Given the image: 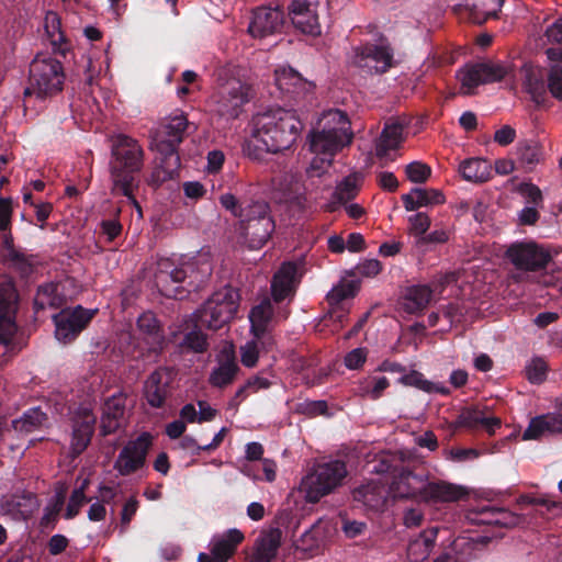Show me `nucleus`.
Masks as SVG:
<instances>
[{"mask_svg": "<svg viewBox=\"0 0 562 562\" xmlns=\"http://www.w3.org/2000/svg\"><path fill=\"white\" fill-rule=\"evenodd\" d=\"M547 87L555 99H562V63L553 65L549 70Z\"/></svg>", "mask_w": 562, "mask_h": 562, "instance_id": "56", "label": "nucleus"}, {"mask_svg": "<svg viewBox=\"0 0 562 562\" xmlns=\"http://www.w3.org/2000/svg\"><path fill=\"white\" fill-rule=\"evenodd\" d=\"M506 257L521 270H538L543 268L551 256L544 248H507Z\"/></svg>", "mask_w": 562, "mask_h": 562, "instance_id": "27", "label": "nucleus"}, {"mask_svg": "<svg viewBox=\"0 0 562 562\" xmlns=\"http://www.w3.org/2000/svg\"><path fill=\"white\" fill-rule=\"evenodd\" d=\"M321 128L313 130L308 135V144L312 153L331 157L340 151L352 140L350 121L347 114L340 110L329 111L321 121Z\"/></svg>", "mask_w": 562, "mask_h": 562, "instance_id": "4", "label": "nucleus"}, {"mask_svg": "<svg viewBox=\"0 0 562 562\" xmlns=\"http://www.w3.org/2000/svg\"><path fill=\"white\" fill-rule=\"evenodd\" d=\"M491 513L496 515V517L491 520V522L504 527H516L525 521V518L521 515L505 509L492 508Z\"/></svg>", "mask_w": 562, "mask_h": 562, "instance_id": "57", "label": "nucleus"}, {"mask_svg": "<svg viewBox=\"0 0 562 562\" xmlns=\"http://www.w3.org/2000/svg\"><path fill=\"white\" fill-rule=\"evenodd\" d=\"M285 14L282 9L259 8L255 11L252 21L249 24V32L255 37H265L282 30Z\"/></svg>", "mask_w": 562, "mask_h": 562, "instance_id": "20", "label": "nucleus"}, {"mask_svg": "<svg viewBox=\"0 0 562 562\" xmlns=\"http://www.w3.org/2000/svg\"><path fill=\"white\" fill-rule=\"evenodd\" d=\"M520 192L530 204L538 205L540 202H542V194L540 189L532 183L521 184Z\"/></svg>", "mask_w": 562, "mask_h": 562, "instance_id": "64", "label": "nucleus"}, {"mask_svg": "<svg viewBox=\"0 0 562 562\" xmlns=\"http://www.w3.org/2000/svg\"><path fill=\"white\" fill-rule=\"evenodd\" d=\"M438 536V528L431 527L419 533L413 539L407 548V559L409 562H424L428 559L435 547Z\"/></svg>", "mask_w": 562, "mask_h": 562, "instance_id": "31", "label": "nucleus"}, {"mask_svg": "<svg viewBox=\"0 0 562 562\" xmlns=\"http://www.w3.org/2000/svg\"><path fill=\"white\" fill-rule=\"evenodd\" d=\"M457 282L456 273L442 276L434 288L428 285H413L406 289L403 296V307L408 313H418L425 310L436 294H441L446 285Z\"/></svg>", "mask_w": 562, "mask_h": 562, "instance_id": "13", "label": "nucleus"}, {"mask_svg": "<svg viewBox=\"0 0 562 562\" xmlns=\"http://www.w3.org/2000/svg\"><path fill=\"white\" fill-rule=\"evenodd\" d=\"M398 382L406 386L417 387L426 393H440L447 395L450 392L445 384L431 382L425 379L420 372L415 370L408 373H403Z\"/></svg>", "mask_w": 562, "mask_h": 562, "instance_id": "44", "label": "nucleus"}, {"mask_svg": "<svg viewBox=\"0 0 562 562\" xmlns=\"http://www.w3.org/2000/svg\"><path fill=\"white\" fill-rule=\"evenodd\" d=\"M303 123L295 111L283 108L270 109L252 117L254 150L248 144V155L261 159L262 153L278 154L290 149L299 138Z\"/></svg>", "mask_w": 562, "mask_h": 562, "instance_id": "1", "label": "nucleus"}, {"mask_svg": "<svg viewBox=\"0 0 562 562\" xmlns=\"http://www.w3.org/2000/svg\"><path fill=\"white\" fill-rule=\"evenodd\" d=\"M65 82L64 67L60 60L47 55L38 54L30 65L29 86L24 97L35 95L44 100L63 90Z\"/></svg>", "mask_w": 562, "mask_h": 562, "instance_id": "5", "label": "nucleus"}, {"mask_svg": "<svg viewBox=\"0 0 562 562\" xmlns=\"http://www.w3.org/2000/svg\"><path fill=\"white\" fill-rule=\"evenodd\" d=\"M47 422V416L40 408H31L23 416L12 422L14 430L21 434H30L40 429Z\"/></svg>", "mask_w": 562, "mask_h": 562, "instance_id": "45", "label": "nucleus"}, {"mask_svg": "<svg viewBox=\"0 0 562 562\" xmlns=\"http://www.w3.org/2000/svg\"><path fill=\"white\" fill-rule=\"evenodd\" d=\"M405 173L409 181L424 183L431 176V168L422 161H413L405 167Z\"/></svg>", "mask_w": 562, "mask_h": 562, "instance_id": "51", "label": "nucleus"}, {"mask_svg": "<svg viewBox=\"0 0 562 562\" xmlns=\"http://www.w3.org/2000/svg\"><path fill=\"white\" fill-rule=\"evenodd\" d=\"M85 502H86L85 485H82L81 487L76 488L72 492V494L69 498L68 505H67L65 517L67 519L74 518L79 513V509L85 504Z\"/></svg>", "mask_w": 562, "mask_h": 562, "instance_id": "60", "label": "nucleus"}, {"mask_svg": "<svg viewBox=\"0 0 562 562\" xmlns=\"http://www.w3.org/2000/svg\"><path fill=\"white\" fill-rule=\"evenodd\" d=\"M249 86L240 80H228L213 95L215 101L214 111L226 120L237 119L243 106L249 101Z\"/></svg>", "mask_w": 562, "mask_h": 562, "instance_id": "8", "label": "nucleus"}, {"mask_svg": "<svg viewBox=\"0 0 562 562\" xmlns=\"http://www.w3.org/2000/svg\"><path fill=\"white\" fill-rule=\"evenodd\" d=\"M16 293L9 277L0 278V342L9 345L16 331L14 323Z\"/></svg>", "mask_w": 562, "mask_h": 562, "instance_id": "12", "label": "nucleus"}, {"mask_svg": "<svg viewBox=\"0 0 562 562\" xmlns=\"http://www.w3.org/2000/svg\"><path fill=\"white\" fill-rule=\"evenodd\" d=\"M8 261L21 272L26 273L30 270L31 265L23 254L16 250V248H8Z\"/></svg>", "mask_w": 562, "mask_h": 562, "instance_id": "63", "label": "nucleus"}, {"mask_svg": "<svg viewBox=\"0 0 562 562\" xmlns=\"http://www.w3.org/2000/svg\"><path fill=\"white\" fill-rule=\"evenodd\" d=\"M330 527L329 521L319 519L313 527L303 533L301 540L303 544H305V550H312L319 546L321 539V529H325Z\"/></svg>", "mask_w": 562, "mask_h": 562, "instance_id": "53", "label": "nucleus"}, {"mask_svg": "<svg viewBox=\"0 0 562 562\" xmlns=\"http://www.w3.org/2000/svg\"><path fill=\"white\" fill-rule=\"evenodd\" d=\"M188 271H193V266L191 263L176 267L170 271L160 269L159 273L157 274V284L161 286V292L169 297H180L182 292L180 291L179 286H170L169 281L176 284L181 283L187 278Z\"/></svg>", "mask_w": 562, "mask_h": 562, "instance_id": "34", "label": "nucleus"}, {"mask_svg": "<svg viewBox=\"0 0 562 562\" xmlns=\"http://www.w3.org/2000/svg\"><path fill=\"white\" fill-rule=\"evenodd\" d=\"M403 130L404 126L398 122L385 124L375 146L378 158H386L390 150L398 148L403 142Z\"/></svg>", "mask_w": 562, "mask_h": 562, "instance_id": "33", "label": "nucleus"}, {"mask_svg": "<svg viewBox=\"0 0 562 562\" xmlns=\"http://www.w3.org/2000/svg\"><path fill=\"white\" fill-rule=\"evenodd\" d=\"M125 413V400L122 396H112L105 402L102 415V430L104 434L115 431L120 426Z\"/></svg>", "mask_w": 562, "mask_h": 562, "instance_id": "36", "label": "nucleus"}, {"mask_svg": "<svg viewBox=\"0 0 562 562\" xmlns=\"http://www.w3.org/2000/svg\"><path fill=\"white\" fill-rule=\"evenodd\" d=\"M347 473L346 464L340 460L318 463L303 477L300 490L307 502L316 503L340 486Z\"/></svg>", "mask_w": 562, "mask_h": 562, "instance_id": "6", "label": "nucleus"}, {"mask_svg": "<svg viewBox=\"0 0 562 562\" xmlns=\"http://www.w3.org/2000/svg\"><path fill=\"white\" fill-rule=\"evenodd\" d=\"M389 385L390 382L385 376H371L359 383L357 394L362 397L378 400Z\"/></svg>", "mask_w": 562, "mask_h": 562, "instance_id": "48", "label": "nucleus"}, {"mask_svg": "<svg viewBox=\"0 0 562 562\" xmlns=\"http://www.w3.org/2000/svg\"><path fill=\"white\" fill-rule=\"evenodd\" d=\"M362 177L359 173H351L347 176L338 186L333 193V206L331 211H335V204H346L347 202L355 199L359 192Z\"/></svg>", "mask_w": 562, "mask_h": 562, "instance_id": "41", "label": "nucleus"}, {"mask_svg": "<svg viewBox=\"0 0 562 562\" xmlns=\"http://www.w3.org/2000/svg\"><path fill=\"white\" fill-rule=\"evenodd\" d=\"M272 314L273 308L269 299H263L249 312L250 333L255 338L260 339L262 349L274 345L273 337L269 331Z\"/></svg>", "mask_w": 562, "mask_h": 562, "instance_id": "21", "label": "nucleus"}, {"mask_svg": "<svg viewBox=\"0 0 562 562\" xmlns=\"http://www.w3.org/2000/svg\"><path fill=\"white\" fill-rule=\"evenodd\" d=\"M461 74V83L468 88L467 93L471 94L480 85L503 80L507 70L499 64L477 63L468 66Z\"/></svg>", "mask_w": 562, "mask_h": 562, "instance_id": "16", "label": "nucleus"}, {"mask_svg": "<svg viewBox=\"0 0 562 562\" xmlns=\"http://www.w3.org/2000/svg\"><path fill=\"white\" fill-rule=\"evenodd\" d=\"M504 0H464L452 7L456 15L467 13V19L475 24H484L490 19H497Z\"/></svg>", "mask_w": 562, "mask_h": 562, "instance_id": "17", "label": "nucleus"}, {"mask_svg": "<svg viewBox=\"0 0 562 562\" xmlns=\"http://www.w3.org/2000/svg\"><path fill=\"white\" fill-rule=\"evenodd\" d=\"M368 351L366 348H356L345 357V366L350 370H357L366 362Z\"/></svg>", "mask_w": 562, "mask_h": 562, "instance_id": "61", "label": "nucleus"}, {"mask_svg": "<svg viewBox=\"0 0 562 562\" xmlns=\"http://www.w3.org/2000/svg\"><path fill=\"white\" fill-rule=\"evenodd\" d=\"M467 491L463 486L447 481H427L422 501L429 504L452 503L463 498Z\"/></svg>", "mask_w": 562, "mask_h": 562, "instance_id": "25", "label": "nucleus"}, {"mask_svg": "<svg viewBox=\"0 0 562 562\" xmlns=\"http://www.w3.org/2000/svg\"><path fill=\"white\" fill-rule=\"evenodd\" d=\"M258 344H261L259 338H255L252 336V339L248 342H246L240 348V358L241 363L245 367L252 368L256 366L257 360L260 356V349H258Z\"/></svg>", "mask_w": 562, "mask_h": 562, "instance_id": "52", "label": "nucleus"}, {"mask_svg": "<svg viewBox=\"0 0 562 562\" xmlns=\"http://www.w3.org/2000/svg\"><path fill=\"white\" fill-rule=\"evenodd\" d=\"M122 233V224L117 220H103L100 223L99 235L104 237V241L112 243Z\"/></svg>", "mask_w": 562, "mask_h": 562, "instance_id": "59", "label": "nucleus"}, {"mask_svg": "<svg viewBox=\"0 0 562 562\" xmlns=\"http://www.w3.org/2000/svg\"><path fill=\"white\" fill-rule=\"evenodd\" d=\"M359 290V282L355 280H342L327 294L328 303L334 306L344 300L353 297Z\"/></svg>", "mask_w": 562, "mask_h": 562, "instance_id": "49", "label": "nucleus"}, {"mask_svg": "<svg viewBox=\"0 0 562 562\" xmlns=\"http://www.w3.org/2000/svg\"><path fill=\"white\" fill-rule=\"evenodd\" d=\"M516 154L520 166L528 171H531L543 157L542 147L536 140L519 143Z\"/></svg>", "mask_w": 562, "mask_h": 562, "instance_id": "43", "label": "nucleus"}, {"mask_svg": "<svg viewBox=\"0 0 562 562\" xmlns=\"http://www.w3.org/2000/svg\"><path fill=\"white\" fill-rule=\"evenodd\" d=\"M526 374L531 383H541L546 379L547 363L540 358L532 359L526 367Z\"/></svg>", "mask_w": 562, "mask_h": 562, "instance_id": "58", "label": "nucleus"}, {"mask_svg": "<svg viewBox=\"0 0 562 562\" xmlns=\"http://www.w3.org/2000/svg\"><path fill=\"white\" fill-rule=\"evenodd\" d=\"M281 538L282 531L279 528L262 531L256 541L249 562H271L277 555Z\"/></svg>", "mask_w": 562, "mask_h": 562, "instance_id": "29", "label": "nucleus"}, {"mask_svg": "<svg viewBox=\"0 0 562 562\" xmlns=\"http://www.w3.org/2000/svg\"><path fill=\"white\" fill-rule=\"evenodd\" d=\"M525 87L536 103L540 104L544 101L546 85L543 80L538 79L533 74H528L526 76Z\"/></svg>", "mask_w": 562, "mask_h": 562, "instance_id": "55", "label": "nucleus"}, {"mask_svg": "<svg viewBox=\"0 0 562 562\" xmlns=\"http://www.w3.org/2000/svg\"><path fill=\"white\" fill-rule=\"evenodd\" d=\"M276 85L283 94L289 95L294 101L312 93L315 88L313 82L304 79L291 67L276 70Z\"/></svg>", "mask_w": 562, "mask_h": 562, "instance_id": "19", "label": "nucleus"}, {"mask_svg": "<svg viewBox=\"0 0 562 562\" xmlns=\"http://www.w3.org/2000/svg\"><path fill=\"white\" fill-rule=\"evenodd\" d=\"M70 280H65L57 283H46L41 285L34 299L35 310H45L46 307L59 308L66 304L68 299H71V294L66 292L67 285L70 284Z\"/></svg>", "mask_w": 562, "mask_h": 562, "instance_id": "26", "label": "nucleus"}, {"mask_svg": "<svg viewBox=\"0 0 562 562\" xmlns=\"http://www.w3.org/2000/svg\"><path fill=\"white\" fill-rule=\"evenodd\" d=\"M463 179L471 182H486L492 177V166L483 158H469L459 166Z\"/></svg>", "mask_w": 562, "mask_h": 562, "instance_id": "37", "label": "nucleus"}, {"mask_svg": "<svg viewBox=\"0 0 562 562\" xmlns=\"http://www.w3.org/2000/svg\"><path fill=\"white\" fill-rule=\"evenodd\" d=\"M221 205L235 217L240 221V227L261 217H272L270 215V206L263 200H239L232 193H224L220 196Z\"/></svg>", "mask_w": 562, "mask_h": 562, "instance_id": "11", "label": "nucleus"}, {"mask_svg": "<svg viewBox=\"0 0 562 562\" xmlns=\"http://www.w3.org/2000/svg\"><path fill=\"white\" fill-rule=\"evenodd\" d=\"M426 477L409 470H402L390 485V493L398 498H419L422 501Z\"/></svg>", "mask_w": 562, "mask_h": 562, "instance_id": "24", "label": "nucleus"}, {"mask_svg": "<svg viewBox=\"0 0 562 562\" xmlns=\"http://www.w3.org/2000/svg\"><path fill=\"white\" fill-rule=\"evenodd\" d=\"M243 540L244 535L239 529H229L223 536L213 540L211 552L220 562H226Z\"/></svg>", "mask_w": 562, "mask_h": 562, "instance_id": "35", "label": "nucleus"}, {"mask_svg": "<svg viewBox=\"0 0 562 562\" xmlns=\"http://www.w3.org/2000/svg\"><path fill=\"white\" fill-rule=\"evenodd\" d=\"M409 223L414 234L423 238L430 226V218L427 214L418 212L409 217Z\"/></svg>", "mask_w": 562, "mask_h": 562, "instance_id": "62", "label": "nucleus"}, {"mask_svg": "<svg viewBox=\"0 0 562 562\" xmlns=\"http://www.w3.org/2000/svg\"><path fill=\"white\" fill-rule=\"evenodd\" d=\"M95 313L97 310H87L80 305L61 310L53 316L55 337L63 344L71 342L87 327Z\"/></svg>", "mask_w": 562, "mask_h": 562, "instance_id": "9", "label": "nucleus"}, {"mask_svg": "<svg viewBox=\"0 0 562 562\" xmlns=\"http://www.w3.org/2000/svg\"><path fill=\"white\" fill-rule=\"evenodd\" d=\"M353 498L368 508L380 509L385 503L384 486L380 482H370L353 491Z\"/></svg>", "mask_w": 562, "mask_h": 562, "instance_id": "38", "label": "nucleus"}, {"mask_svg": "<svg viewBox=\"0 0 562 562\" xmlns=\"http://www.w3.org/2000/svg\"><path fill=\"white\" fill-rule=\"evenodd\" d=\"M38 507L40 503L32 493L14 495L7 502L8 510L18 519L30 518Z\"/></svg>", "mask_w": 562, "mask_h": 562, "instance_id": "42", "label": "nucleus"}, {"mask_svg": "<svg viewBox=\"0 0 562 562\" xmlns=\"http://www.w3.org/2000/svg\"><path fill=\"white\" fill-rule=\"evenodd\" d=\"M271 382L262 376H252L250 378L245 385H243L236 392L235 396L228 403L229 408L237 409L239 404L251 393H257L260 390H266L270 387Z\"/></svg>", "mask_w": 562, "mask_h": 562, "instance_id": "46", "label": "nucleus"}, {"mask_svg": "<svg viewBox=\"0 0 562 562\" xmlns=\"http://www.w3.org/2000/svg\"><path fill=\"white\" fill-rule=\"evenodd\" d=\"M188 120L176 115L161 124L151 137V148L157 151V167L153 173L159 182L173 179L180 168L179 145L184 138Z\"/></svg>", "mask_w": 562, "mask_h": 562, "instance_id": "2", "label": "nucleus"}, {"mask_svg": "<svg viewBox=\"0 0 562 562\" xmlns=\"http://www.w3.org/2000/svg\"><path fill=\"white\" fill-rule=\"evenodd\" d=\"M170 381V372L167 369H158L148 376L144 385V393L150 406L160 407L164 404Z\"/></svg>", "mask_w": 562, "mask_h": 562, "instance_id": "28", "label": "nucleus"}, {"mask_svg": "<svg viewBox=\"0 0 562 562\" xmlns=\"http://www.w3.org/2000/svg\"><path fill=\"white\" fill-rule=\"evenodd\" d=\"M239 305L238 292L225 286L205 301L194 314L196 325L217 330L228 324L237 313Z\"/></svg>", "mask_w": 562, "mask_h": 562, "instance_id": "7", "label": "nucleus"}, {"mask_svg": "<svg viewBox=\"0 0 562 562\" xmlns=\"http://www.w3.org/2000/svg\"><path fill=\"white\" fill-rule=\"evenodd\" d=\"M150 445L151 436L149 434H142L137 439L130 441L119 453L114 469L121 475L134 473L144 465Z\"/></svg>", "mask_w": 562, "mask_h": 562, "instance_id": "14", "label": "nucleus"}, {"mask_svg": "<svg viewBox=\"0 0 562 562\" xmlns=\"http://www.w3.org/2000/svg\"><path fill=\"white\" fill-rule=\"evenodd\" d=\"M562 436V413L551 412L530 419L522 434V440H542Z\"/></svg>", "mask_w": 562, "mask_h": 562, "instance_id": "18", "label": "nucleus"}, {"mask_svg": "<svg viewBox=\"0 0 562 562\" xmlns=\"http://www.w3.org/2000/svg\"><path fill=\"white\" fill-rule=\"evenodd\" d=\"M406 211H416L422 206L439 205L445 203L443 193L438 189L413 188L401 196Z\"/></svg>", "mask_w": 562, "mask_h": 562, "instance_id": "30", "label": "nucleus"}, {"mask_svg": "<svg viewBox=\"0 0 562 562\" xmlns=\"http://www.w3.org/2000/svg\"><path fill=\"white\" fill-rule=\"evenodd\" d=\"M281 202L284 203L286 210L292 213V216H295L304 211L306 196L301 191V188L296 186L295 189H290L283 193Z\"/></svg>", "mask_w": 562, "mask_h": 562, "instance_id": "50", "label": "nucleus"}, {"mask_svg": "<svg viewBox=\"0 0 562 562\" xmlns=\"http://www.w3.org/2000/svg\"><path fill=\"white\" fill-rule=\"evenodd\" d=\"M237 369L233 351H226L220 360L218 367L212 371L209 381L217 387L228 385L233 382Z\"/></svg>", "mask_w": 562, "mask_h": 562, "instance_id": "39", "label": "nucleus"}, {"mask_svg": "<svg viewBox=\"0 0 562 562\" xmlns=\"http://www.w3.org/2000/svg\"><path fill=\"white\" fill-rule=\"evenodd\" d=\"M297 283L299 265L292 261L282 263L271 281V294L274 302L278 303L292 296Z\"/></svg>", "mask_w": 562, "mask_h": 562, "instance_id": "23", "label": "nucleus"}, {"mask_svg": "<svg viewBox=\"0 0 562 562\" xmlns=\"http://www.w3.org/2000/svg\"><path fill=\"white\" fill-rule=\"evenodd\" d=\"M71 452L80 454L89 445L93 434L95 416L87 407L79 408L72 417Z\"/></svg>", "mask_w": 562, "mask_h": 562, "instance_id": "22", "label": "nucleus"}, {"mask_svg": "<svg viewBox=\"0 0 562 562\" xmlns=\"http://www.w3.org/2000/svg\"><path fill=\"white\" fill-rule=\"evenodd\" d=\"M355 64L362 68H372L375 74H384L394 65V50L387 40L381 37L379 44L366 43L357 46Z\"/></svg>", "mask_w": 562, "mask_h": 562, "instance_id": "10", "label": "nucleus"}, {"mask_svg": "<svg viewBox=\"0 0 562 562\" xmlns=\"http://www.w3.org/2000/svg\"><path fill=\"white\" fill-rule=\"evenodd\" d=\"M182 345L194 352H204L207 349L206 335L195 327L184 336Z\"/></svg>", "mask_w": 562, "mask_h": 562, "instance_id": "54", "label": "nucleus"}, {"mask_svg": "<svg viewBox=\"0 0 562 562\" xmlns=\"http://www.w3.org/2000/svg\"><path fill=\"white\" fill-rule=\"evenodd\" d=\"M288 16L295 29L304 34L319 35L317 3L310 0H292L288 5Z\"/></svg>", "mask_w": 562, "mask_h": 562, "instance_id": "15", "label": "nucleus"}, {"mask_svg": "<svg viewBox=\"0 0 562 562\" xmlns=\"http://www.w3.org/2000/svg\"><path fill=\"white\" fill-rule=\"evenodd\" d=\"M137 327L144 339L150 345L149 349L151 351L156 352L162 348L165 336L155 314L151 312L143 313L137 319Z\"/></svg>", "mask_w": 562, "mask_h": 562, "instance_id": "32", "label": "nucleus"}, {"mask_svg": "<svg viewBox=\"0 0 562 562\" xmlns=\"http://www.w3.org/2000/svg\"><path fill=\"white\" fill-rule=\"evenodd\" d=\"M240 228L244 231L246 237L249 238L250 243H257L263 246L274 232L276 223L272 217H261V220L243 225Z\"/></svg>", "mask_w": 562, "mask_h": 562, "instance_id": "40", "label": "nucleus"}, {"mask_svg": "<svg viewBox=\"0 0 562 562\" xmlns=\"http://www.w3.org/2000/svg\"><path fill=\"white\" fill-rule=\"evenodd\" d=\"M111 154L112 193L128 194L132 184L139 181L138 173L144 166V150L136 139L119 135L113 142Z\"/></svg>", "mask_w": 562, "mask_h": 562, "instance_id": "3", "label": "nucleus"}, {"mask_svg": "<svg viewBox=\"0 0 562 562\" xmlns=\"http://www.w3.org/2000/svg\"><path fill=\"white\" fill-rule=\"evenodd\" d=\"M11 200L0 198V246H13V237L11 235Z\"/></svg>", "mask_w": 562, "mask_h": 562, "instance_id": "47", "label": "nucleus"}]
</instances>
